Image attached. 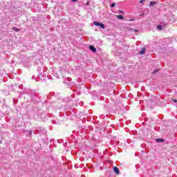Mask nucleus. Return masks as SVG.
Here are the masks:
<instances>
[{"mask_svg":"<svg viewBox=\"0 0 177 177\" xmlns=\"http://www.w3.org/2000/svg\"><path fill=\"white\" fill-rule=\"evenodd\" d=\"M113 171H114L115 174H120V169L117 167H113Z\"/></svg>","mask_w":177,"mask_h":177,"instance_id":"obj_1","label":"nucleus"},{"mask_svg":"<svg viewBox=\"0 0 177 177\" xmlns=\"http://www.w3.org/2000/svg\"><path fill=\"white\" fill-rule=\"evenodd\" d=\"M145 52H146V48H145V47H143V48H142V50H140V51L139 52V54H140V55H145Z\"/></svg>","mask_w":177,"mask_h":177,"instance_id":"obj_2","label":"nucleus"},{"mask_svg":"<svg viewBox=\"0 0 177 177\" xmlns=\"http://www.w3.org/2000/svg\"><path fill=\"white\" fill-rule=\"evenodd\" d=\"M89 49H91L92 52H94V53L96 52V48H95V46H90Z\"/></svg>","mask_w":177,"mask_h":177,"instance_id":"obj_3","label":"nucleus"},{"mask_svg":"<svg viewBox=\"0 0 177 177\" xmlns=\"http://www.w3.org/2000/svg\"><path fill=\"white\" fill-rule=\"evenodd\" d=\"M117 18L120 19V20H122V19H124V17L122 15H120L117 16Z\"/></svg>","mask_w":177,"mask_h":177,"instance_id":"obj_4","label":"nucleus"},{"mask_svg":"<svg viewBox=\"0 0 177 177\" xmlns=\"http://www.w3.org/2000/svg\"><path fill=\"white\" fill-rule=\"evenodd\" d=\"M157 28H158V30H159V31H161V30H162V26L158 25V26H157Z\"/></svg>","mask_w":177,"mask_h":177,"instance_id":"obj_5","label":"nucleus"},{"mask_svg":"<svg viewBox=\"0 0 177 177\" xmlns=\"http://www.w3.org/2000/svg\"><path fill=\"white\" fill-rule=\"evenodd\" d=\"M12 30H13L14 31H16L17 32H18V31H20V29H19V28H16V27H14V28H12Z\"/></svg>","mask_w":177,"mask_h":177,"instance_id":"obj_6","label":"nucleus"},{"mask_svg":"<svg viewBox=\"0 0 177 177\" xmlns=\"http://www.w3.org/2000/svg\"><path fill=\"white\" fill-rule=\"evenodd\" d=\"M93 24H94L95 26H100V23L97 22V21H94V22H93Z\"/></svg>","mask_w":177,"mask_h":177,"instance_id":"obj_7","label":"nucleus"},{"mask_svg":"<svg viewBox=\"0 0 177 177\" xmlns=\"http://www.w3.org/2000/svg\"><path fill=\"white\" fill-rule=\"evenodd\" d=\"M150 6H153V5H156V1H150Z\"/></svg>","mask_w":177,"mask_h":177,"instance_id":"obj_8","label":"nucleus"},{"mask_svg":"<svg viewBox=\"0 0 177 177\" xmlns=\"http://www.w3.org/2000/svg\"><path fill=\"white\" fill-rule=\"evenodd\" d=\"M100 27H101V28H103V29L105 28L104 24H100Z\"/></svg>","mask_w":177,"mask_h":177,"instance_id":"obj_9","label":"nucleus"},{"mask_svg":"<svg viewBox=\"0 0 177 177\" xmlns=\"http://www.w3.org/2000/svg\"><path fill=\"white\" fill-rule=\"evenodd\" d=\"M156 142H164V140L158 138V139H156Z\"/></svg>","mask_w":177,"mask_h":177,"instance_id":"obj_10","label":"nucleus"},{"mask_svg":"<svg viewBox=\"0 0 177 177\" xmlns=\"http://www.w3.org/2000/svg\"><path fill=\"white\" fill-rule=\"evenodd\" d=\"M114 6H115V3H112V4L111 5V8H114Z\"/></svg>","mask_w":177,"mask_h":177,"instance_id":"obj_11","label":"nucleus"},{"mask_svg":"<svg viewBox=\"0 0 177 177\" xmlns=\"http://www.w3.org/2000/svg\"><path fill=\"white\" fill-rule=\"evenodd\" d=\"M140 3H145V0H140Z\"/></svg>","mask_w":177,"mask_h":177,"instance_id":"obj_12","label":"nucleus"},{"mask_svg":"<svg viewBox=\"0 0 177 177\" xmlns=\"http://www.w3.org/2000/svg\"><path fill=\"white\" fill-rule=\"evenodd\" d=\"M78 0H72V2H77Z\"/></svg>","mask_w":177,"mask_h":177,"instance_id":"obj_13","label":"nucleus"},{"mask_svg":"<svg viewBox=\"0 0 177 177\" xmlns=\"http://www.w3.org/2000/svg\"><path fill=\"white\" fill-rule=\"evenodd\" d=\"M157 71H153V74H156V73H157Z\"/></svg>","mask_w":177,"mask_h":177,"instance_id":"obj_14","label":"nucleus"},{"mask_svg":"<svg viewBox=\"0 0 177 177\" xmlns=\"http://www.w3.org/2000/svg\"><path fill=\"white\" fill-rule=\"evenodd\" d=\"M173 102H174V103H176L177 100H173Z\"/></svg>","mask_w":177,"mask_h":177,"instance_id":"obj_15","label":"nucleus"},{"mask_svg":"<svg viewBox=\"0 0 177 177\" xmlns=\"http://www.w3.org/2000/svg\"><path fill=\"white\" fill-rule=\"evenodd\" d=\"M133 20H135V19H130V21H133Z\"/></svg>","mask_w":177,"mask_h":177,"instance_id":"obj_16","label":"nucleus"},{"mask_svg":"<svg viewBox=\"0 0 177 177\" xmlns=\"http://www.w3.org/2000/svg\"><path fill=\"white\" fill-rule=\"evenodd\" d=\"M135 32H138V30H135Z\"/></svg>","mask_w":177,"mask_h":177,"instance_id":"obj_17","label":"nucleus"},{"mask_svg":"<svg viewBox=\"0 0 177 177\" xmlns=\"http://www.w3.org/2000/svg\"><path fill=\"white\" fill-rule=\"evenodd\" d=\"M120 13H122V11H120Z\"/></svg>","mask_w":177,"mask_h":177,"instance_id":"obj_18","label":"nucleus"},{"mask_svg":"<svg viewBox=\"0 0 177 177\" xmlns=\"http://www.w3.org/2000/svg\"><path fill=\"white\" fill-rule=\"evenodd\" d=\"M0 143H1V140H0Z\"/></svg>","mask_w":177,"mask_h":177,"instance_id":"obj_19","label":"nucleus"}]
</instances>
